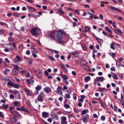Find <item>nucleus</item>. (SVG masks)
Here are the masks:
<instances>
[{
    "label": "nucleus",
    "mask_w": 124,
    "mask_h": 124,
    "mask_svg": "<svg viewBox=\"0 0 124 124\" xmlns=\"http://www.w3.org/2000/svg\"><path fill=\"white\" fill-rule=\"evenodd\" d=\"M93 118H95V119H97L98 118V116H97V114L94 113L93 114Z\"/></svg>",
    "instance_id": "nucleus-57"
},
{
    "label": "nucleus",
    "mask_w": 124,
    "mask_h": 124,
    "mask_svg": "<svg viewBox=\"0 0 124 124\" xmlns=\"http://www.w3.org/2000/svg\"><path fill=\"white\" fill-rule=\"evenodd\" d=\"M41 89H42V86H41L40 85H38L35 88V90L37 91L36 93V94H38V92H39V91H40V90H41Z\"/></svg>",
    "instance_id": "nucleus-14"
},
{
    "label": "nucleus",
    "mask_w": 124,
    "mask_h": 124,
    "mask_svg": "<svg viewBox=\"0 0 124 124\" xmlns=\"http://www.w3.org/2000/svg\"><path fill=\"white\" fill-rule=\"evenodd\" d=\"M81 65H82V66H85V65H87V62L85 61V60H82L80 62Z\"/></svg>",
    "instance_id": "nucleus-22"
},
{
    "label": "nucleus",
    "mask_w": 124,
    "mask_h": 124,
    "mask_svg": "<svg viewBox=\"0 0 124 124\" xmlns=\"http://www.w3.org/2000/svg\"><path fill=\"white\" fill-rule=\"evenodd\" d=\"M46 97V94L44 92H41L37 98V100L40 102H43V100Z\"/></svg>",
    "instance_id": "nucleus-2"
},
{
    "label": "nucleus",
    "mask_w": 124,
    "mask_h": 124,
    "mask_svg": "<svg viewBox=\"0 0 124 124\" xmlns=\"http://www.w3.org/2000/svg\"><path fill=\"white\" fill-rule=\"evenodd\" d=\"M116 65L117 67L120 68L122 65V62H120L119 61H118L116 63Z\"/></svg>",
    "instance_id": "nucleus-24"
},
{
    "label": "nucleus",
    "mask_w": 124,
    "mask_h": 124,
    "mask_svg": "<svg viewBox=\"0 0 124 124\" xmlns=\"http://www.w3.org/2000/svg\"><path fill=\"white\" fill-rule=\"evenodd\" d=\"M13 88H14L15 89H19V88H20V86L19 85V84L15 83L14 84Z\"/></svg>",
    "instance_id": "nucleus-25"
},
{
    "label": "nucleus",
    "mask_w": 124,
    "mask_h": 124,
    "mask_svg": "<svg viewBox=\"0 0 124 124\" xmlns=\"http://www.w3.org/2000/svg\"><path fill=\"white\" fill-rule=\"evenodd\" d=\"M86 113H89V110H88V109H83L81 111V114H82V115H86Z\"/></svg>",
    "instance_id": "nucleus-23"
},
{
    "label": "nucleus",
    "mask_w": 124,
    "mask_h": 124,
    "mask_svg": "<svg viewBox=\"0 0 124 124\" xmlns=\"http://www.w3.org/2000/svg\"><path fill=\"white\" fill-rule=\"evenodd\" d=\"M111 75L113 79H115V80H118V79H119V78H118V76H117L116 74L111 72Z\"/></svg>",
    "instance_id": "nucleus-20"
},
{
    "label": "nucleus",
    "mask_w": 124,
    "mask_h": 124,
    "mask_svg": "<svg viewBox=\"0 0 124 124\" xmlns=\"http://www.w3.org/2000/svg\"><path fill=\"white\" fill-rule=\"evenodd\" d=\"M24 92L26 93L27 95H28L29 96H31V95H32V93H31V91L27 88H24Z\"/></svg>",
    "instance_id": "nucleus-9"
},
{
    "label": "nucleus",
    "mask_w": 124,
    "mask_h": 124,
    "mask_svg": "<svg viewBox=\"0 0 124 124\" xmlns=\"http://www.w3.org/2000/svg\"><path fill=\"white\" fill-rule=\"evenodd\" d=\"M44 91L46 93H52V90L50 87L48 86H46L45 88H44Z\"/></svg>",
    "instance_id": "nucleus-8"
},
{
    "label": "nucleus",
    "mask_w": 124,
    "mask_h": 124,
    "mask_svg": "<svg viewBox=\"0 0 124 124\" xmlns=\"http://www.w3.org/2000/svg\"><path fill=\"white\" fill-rule=\"evenodd\" d=\"M16 58L18 61V62H23V59L21 58V57H20V56H16Z\"/></svg>",
    "instance_id": "nucleus-31"
},
{
    "label": "nucleus",
    "mask_w": 124,
    "mask_h": 124,
    "mask_svg": "<svg viewBox=\"0 0 124 124\" xmlns=\"http://www.w3.org/2000/svg\"><path fill=\"white\" fill-rule=\"evenodd\" d=\"M108 54L110 55V56H111L113 59H114V58H116V53L110 52V53H108Z\"/></svg>",
    "instance_id": "nucleus-28"
},
{
    "label": "nucleus",
    "mask_w": 124,
    "mask_h": 124,
    "mask_svg": "<svg viewBox=\"0 0 124 124\" xmlns=\"http://www.w3.org/2000/svg\"><path fill=\"white\" fill-rule=\"evenodd\" d=\"M50 116L52 118H53V119H54L56 121H59V120H60V118L59 117V116L57 115V114L54 112H51Z\"/></svg>",
    "instance_id": "nucleus-5"
},
{
    "label": "nucleus",
    "mask_w": 124,
    "mask_h": 124,
    "mask_svg": "<svg viewBox=\"0 0 124 124\" xmlns=\"http://www.w3.org/2000/svg\"><path fill=\"white\" fill-rule=\"evenodd\" d=\"M55 35H56V31H53L50 32V36L53 39V40H56V41H57V40L55 38Z\"/></svg>",
    "instance_id": "nucleus-11"
},
{
    "label": "nucleus",
    "mask_w": 124,
    "mask_h": 124,
    "mask_svg": "<svg viewBox=\"0 0 124 124\" xmlns=\"http://www.w3.org/2000/svg\"><path fill=\"white\" fill-rule=\"evenodd\" d=\"M61 67L64 70H65L66 69V68H65V66L63 64H62Z\"/></svg>",
    "instance_id": "nucleus-54"
},
{
    "label": "nucleus",
    "mask_w": 124,
    "mask_h": 124,
    "mask_svg": "<svg viewBox=\"0 0 124 124\" xmlns=\"http://www.w3.org/2000/svg\"><path fill=\"white\" fill-rule=\"evenodd\" d=\"M110 48L112 49V50H115L116 48H115V44L114 43H112L110 44Z\"/></svg>",
    "instance_id": "nucleus-32"
},
{
    "label": "nucleus",
    "mask_w": 124,
    "mask_h": 124,
    "mask_svg": "<svg viewBox=\"0 0 124 124\" xmlns=\"http://www.w3.org/2000/svg\"><path fill=\"white\" fill-rule=\"evenodd\" d=\"M72 55H73V56H75L76 57H77L78 56V52L76 51V52H72L71 53Z\"/></svg>",
    "instance_id": "nucleus-39"
},
{
    "label": "nucleus",
    "mask_w": 124,
    "mask_h": 124,
    "mask_svg": "<svg viewBox=\"0 0 124 124\" xmlns=\"http://www.w3.org/2000/svg\"><path fill=\"white\" fill-rule=\"evenodd\" d=\"M13 105L15 107H16V109L17 111H22L23 112H25L28 113H30V110H28V108H25L24 106L20 107L21 102H20V101H15L13 102Z\"/></svg>",
    "instance_id": "nucleus-1"
},
{
    "label": "nucleus",
    "mask_w": 124,
    "mask_h": 124,
    "mask_svg": "<svg viewBox=\"0 0 124 124\" xmlns=\"http://www.w3.org/2000/svg\"><path fill=\"white\" fill-rule=\"evenodd\" d=\"M96 40H97V41H98L99 44H100V45L101 46V44H102L103 43V40L96 37Z\"/></svg>",
    "instance_id": "nucleus-17"
},
{
    "label": "nucleus",
    "mask_w": 124,
    "mask_h": 124,
    "mask_svg": "<svg viewBox=\"0 0 124 124\" xmlns=\"http://www.w3.org/2000/svg\"><path fill=\"white\" fill-rule=\"evenodd\" d=\"M105 29L106 31H108V32H110V33H112V31H111V30H110V29H109V27L106 26L105 27Z\"/></svg>",
    "instance_id": "nucleus-30"
},
{
    "label": "nucleus",
    "mask_w": 124,
    "mask_h": 124,
    "mask_svg": "<svg viewBox=\"0 0 124 124\" xmlns=\"http://www.w3.org/2000/svg\"><path fill=\"white\" fill-rule=\"evenodd\" d=\"M117 32L118 33H119V34H120L121 35L123 34V32H122L121 30H120V29H117Z\"/></svg>",
    "instance_id": "nucleus-50"
},
{
    "label": "nucleus",
    "mask_w": 124,
    "mask_h": 124,
    "mask_svg": "<svg viewBox=\"0 0 124 124\" xmlns=\"http://www.w3.org/2000/svg\"><path fill=\"white\" fill-rule=\"evenodd\" d=\"M57 90V91H62V87L61 86H58Z\"/></svg>",
    "instance_id": "nucleus-52"
},
{
    "label": "nucleus",
    "mask_w": 124,
    "mask_h": 124,
    "mask_svg": "<svg viewBox=\"0 0 124 124\" xmlns=\"http://www.w3.org/2000/svg\"><path fill=\"white\" fill-rule=\"evenodd\" d=\"M38 73L37 76L39 79H42V73L41 71L38 70Z\"/></svg>",
    "instance_id": "nucleus-21"
},
{
    "label": "nucleus",
    "mask_w": 124,
    "mask_h": 124,
    "mask_svg": "<svg viewBox=\"0 0 124 124\" xmlns=\"http://www.w3.org/2000/svg\"><path fill=\"white\" fill-rule=\"evenodd\" d=\"M14 115H15V116H16V117H21V114H20V113L17 112L16 111V112Z\"/></svg>",
    "instance_id": "nucleus-38"
},
{
    "label": "nucleus",
    "mask_w": 124,
    "mask_h": 124,
    "mask_svg": "<svg viewBox=\"0 0 124 124\" xmlns=\"http://www.w3.org/2000/svg\"><path fill=\"white\" fill-rule=\"evenodd\" d=\"M48 58H49V60H50V61H52V62H55V59H54V58H53V57L48 56Z\"/></svg>",
    "instance_id": "nucleus-48"
},
{
    "label": "nucleus",
    "mask_w": 124,
    "mask_h": 124,
    "mask_svg": "<svg viewBox=\"0 0 124 124\" xmlns=\"http://www.w3.org/2000/svg\"><path fill=\"white\" fill-rule=\"evenodd\" d=\"M90 118L89 114H86L82 118L83 123H88V119Z\"/></svg>",
    "instance_id": "nucleus-10"
},
{
    "label": "nucleus",
    "mask_w": 124,
    "mask_h": 124,
    "mask_svg": "<svg viewBox=\"0 0 124 124\" xmlns=\"http://www.w3.org/2000/svg\"><path fill=\"white\" fill-rule=\"evenodd\" d=\"M91 16H90V19H99V17H98L97 16H95V15H93V14H91L90 15Z\"/></svg>",
    "instance_id": "nucleus-18"
},
{
    "label": "nucleus",
    "mask_w": 124,
    "mask_h": 124,
    "mask_svg": "<svg viewBox=\"0 0 124 124\" xmlns=\"http://www.w3.org/2000/svg\"><path fill=\"white\" fill-rule=\"evenodd\" d=\"M60 119L61 120V124H67V121H66L67 119L66 117L62 116V117H61Z\"/></svg>",
    "instance_id": "nucleus-6"
},
{
    "label": "nucleus",
    "mask_w": 124,
    "mask_h": 124,
    "mask_svg": "<svg viewBox=\"0 0 124 124\" xmlns=\"http://www.w3.org/2000/svg\"><path fill=\"white\" fill-rule=\"evenodd\" d=\"M36 41V43H37L38 45H41V43H40V41L39 40H35Z\"/></svg>",
    "instance_id": "nucleus-60"
},
{
    "label": "nucleus",
    "mask_w": 124,
    "mask_h": 124,
    "mask_svg": "<svg viewBox=\"0 0 124 124\" xmlns=\"http://www.w3.org/2000/svg\"><path fill=\"white\" fill-rule=\"evenodd\" d=\"M19 72V71L15 69L13 70V75H17V74Z\"/></svg>",
    "instance_id": "nucleus-27"
},
{
    "label": "nucleus",
    "mask_w": 124,
    "mask_h": 124,
    "mask_svg": "<svg viewBox=\"0 0 124 124\" xmlns=\"http://www.w3.org/2000/svg\"><path fill=\"white\" fill-rule=\"evenodd\" d=\"M101 106H102L103 108H105V107H106L105 104H104V103L101 104Z\"/></svg>",
    "instance_id": "nucleus-62"
},
{
    "label": "nucleus",
    "mask_w": 124,
    "mask_h": 124,
    "mask_svg": "<svg viewBox=\"0 0 124 124\" xmlns=\"http://www.w3.org/2000/svg\"><path fill=\"white\" fill-rule=\"evenodd\" d=\"M32 55L33 56V58H38L37 55H36L35 53H32Z\"/></svg>",
    "instance_id": "nucleus-61"
},
{
    "label": "nucleus",
    "mask_w": 124,
    "mask_h": 124,
    "mask_svg": "<svg viewBox=\"0 0 124 124\" xmlns=\"http://www.w3.org/2000/svg\"><path fill=\"white\" fill-rule=\"evenodd\" d=\"M65 97H66V98H67V99H70V94H67V93H65Z\"/></svg>",
    "instance_id": "nucleus-40"
},
{
    "label": "nucleus",
    "mask_w": 124,
    "mask_h": 124,
    "mask_svg": "<svg viewBox=\"0 0 124 124\" xmlns=\"http://www.w3.org/2000/svg\"><path fill=\"white\" fill-rule=\"evenodd\" d=\"M25 76L26 77H27V78H29L30 76H31V74H30L29 72H27V73L26 74Z\"/></svg>",
    "instance_id": "nucleus-55"
},
{
    "label": "nucleus",
    "mask_w": 124,
    "mask_h": 124,
    "mask_svg": "<svg viewBox=\"0 0 124 124\" xmlns=\"http://www.w3.org/2000/svg\"><path fill=\"white\" fill-rule=\"evenodd\" d=\"M2 107L4 109H7L8 107H9V106H8V105L3 104Z\"/></svg>",
    "instance_id": "nucleus-45"
},
{
    "label": "nucleus",
    "mask_w": 124,
    "mask_h": 124,
    "mask_svg": "<svg viewBox=\"0 0 124 124\" xmlns=\"http://www.w3.org/2000/svg\"><path fill=\"white\" fill-rule=\"evenodd\" d=\"M42 117L44 119H47L49 118V112L44 111L42 113Z\"/></svg>",
    "instance_id": "nucleus-7"
},
{
    "label": "nucleus",
    "mask_w": 124,
    "mask_h": 124,
    "mask_svg": "<svg viewBox=\"0 0 124 124\" xmlns=\"http://www.w3.org/2000/svg\"><path fill=\"white\" fill-rule=\"evenodd\" d=\"M14 85V83L11 81H9L7 83V86L8 88H9V87H13Z\"/></svg>",
    "instance_id": "nucleus-19"
},
{
    "label": "nucleus",
    "mask_w": 124,
    "mask_h": 124,
    "mask_svg": "<svg viewBox=\"0 0 124 124\" xmlns=\"http://www.w3.org/2000/svg\"><path fill=\"white\" fill-rule=\"evenodd\" d=\"M32 17H33V18H35V19H36L37 18H38V17H39V15H33Z\"/></svg>",
    "instance_id": "nucleus-53"
},
{
    "label": "nucleus",
    "mask_w": 124,
    "mask_h": 124,
    "mask_svg": "<svg viewBox=\"0 0 124 124\" xmlns=\"http://www.w3.org/2000/svg\"><path fill=\"white\" fill-rule=\"evenodd\" d=\"M62 77L64 80H67V79H68V77H67V76L62 75Z\"/></svg>",
    "instance_id": "nucleus-42"
},
{
    "label": "nucleus",
    "mask_w": 124,
    "mask_h": 124,
    "mask_svg": "<svg viewBox=\"0 0 124 124\" xmlns=\"http://www.w3.org/2000/svg\"><path fill=\"white\" fill-rule=\"evenodd\" d=\"M12 93H15V94H17V93H18L19 92L17 90H14L12 91Z\"/></svg>",
    "instance_id": "nucleus-56"
},
{
    "label": "nucleus",
    "mask_w": 124,
    "mask_h": 124,
    "mask_svg": "<svg viewBox=\"0 0 124 124\" xmlns=\"http://www.w3.org/2000/svg\"><path fill=\"white\" fill-rule=\"evenodd\" d=\"M10 112L13 115H14L15 113H16V111L14 110V109L10 110Z\"/></svg>",
    "instance_id": "nucleus-51"
},
{
    "label": "nucleus",
    "mask_w": 124,
    "mask_h": 124,
    "mask_svg": "<svg viewBox=\"0 0 124 124\" xmlns=\"http://www.w3.org/2000/svg\"><path fill=\"white\" fill-rule=\"evenodd\" d=\"M14 67L15 68V70H17L19 71V66H18L17 65H14Z\"/></svg>",
    "instance_id": "nucleus-44"
},
{
    "label": "nucleus",
    "mask_w": 124,
    "mask_h": 124,
    "mask_svg": "<svg viewBox=\"0 0 124 124\" xmlns=\"http://www.w3.org/2000/svg\"><path fill=\"white\" fill-rule=\"evenodd\" d=\"M58 12H59V13H61V14H63V15H64L65 13L64 12H63V11L62 10V9L61 8H60L58 10Z\"/></svg>",
    "instance_id": "nucleus-29"
},
{
    "label": "nucleus",
    "mask_w": 124,
    "mask_h": 124,
    "mask_svg": "<svg viewBox=\"0 0 124 124\" xmlns=\"http://www.w3.org/2000/svg\"><path fill=\"white\" fill-rule=\"evenodd\" d=\"M57 93L58 94H59V95H62V96H63V95H62V91H61V90H57Z\"/></svg>",
    "instance_id": "nucleus-34"
},
{
    "label": "nucleus",
    "mask_w": 124,
    "mask_h": 124,
    "mask_svg": "<svg viewBox=\"0 0 124 124\" xmlns=\"http://www.w3.org/2000/svg\"><path fill=\"white\" fill-rule=\"evenodd\" d=\"M3 32H4L3 29L0 30V34H3Z\"/></svg>",
    "instance_id": "nucleus-63"
},
{
    "label": "nucleus",
    "mask_w": 124,
    "mask_h": 124,
    "mask_svg": "<svg viewBox=\"0 0 124 124\" xmlns=\"http://www.w3.org/2000/svg\"><path fill=\"white\" fill-rule=\"evenodd\" d=\"M31 32L32 35H34V36L38 35V29L35 27L34 28H32L31 30Z\"/></svg>",
    "instance_id": "nucleus-4"
},
{
    "label": "nucleus",
    "mask_w": 124,
    "mask_h": 124,
    "mask_svg": "<svg viewBox=\"0 0 124 124\" xmlns=\"http://www.w3.org/2000/svg\"><path fill=\"white\" fill-rule=\"evenodd\" d=\"M0 118L3 119L4 118V114L2 112H0Z\"/></svg>",
    "instance_id": "nucleus-41"
},
{
    "label": "nucleus",
    "mask_w": 124,
    "mask_h": 124,
    "mask_svg": "<svg viewBox=\"0 0 124 124\" xmlns=\"http://www.w3.org/2000/svg\"><path fill=\"white\" fill-rule=\"evenodd\" d=\"M27 8L29 11L31 12H33L36 10V9L32 7H30V6H27Z\"/></svg>",
    "instance_id": "nucleus-16"
},
{
    "label": "nucleus",
    "mask_w": 124,
    "mask_h": 124,
    "mask_svg": "<svg viewBox=\"0 0 124 124\" xmlns=\"http://www.w3.org/2000/svg\"><path fill=\"white\" fill-rule=\"evenodd\" d=\"M28 62H29V64H31L33 62V61L31 59H28Z\"/></svg>",
    "instance_id": "nucleus-49"
},
{
    "label": "nucleus",
    "mask_w": 124,
    "mask_h": 124,
    "mask_svg": "<svg viewBox=\"0 0 124 124\" xmlns=\"http://www.w3.org/2000/svg\"><path fill=\"white\" fill-rule=\"evenodd\" d=\"M81 46H82L83 50H84V51H86V50H87V47H86V45H85L84 44H81Z\"/></svg>",
    "instance_id": "nucleus-36"
},
{
    "label": "nucleus",
    "mask_w": 124,
    "mask_h": 124,
    "mask_svg": "<svg viewBox=\"0 0 124 124\" xmlns=\"http://www.w3.org/2000/svg\"><path fill=\"white\" fill-rule=\"evenodd\" d=\"M16 99H21V94H20V93L19 92L16 94Z\"/></svg>",
    "instance_id": "nucleus-35"
},
{
    "label": "nucleus",
    "mask_w": 124,
    "mask_h": 124,
    "mask_svg": "<svg viewBox=\"0 0 124 124\" xmlns=\"http://www.w3.org/2000/svg\"><path fill=\"white\" fill-rule=\"evenodd\" d=\"M101 121H105V116H102L101 117Z\"/></svg>",
    "instance_id": "nucleus-58"
},
{
    "label": "nucleus",
    "mask_w": 124,
    "mask_h": 124,
    "mask_svg": "<svg viewBox=\"0 0 124 124\" xmlns=\"http://www.w3.org/2000/svg\"><path fill=\"white\" fill-rule=\"evenodd\" d=\"M10 72V70L8 69H6L5 71H4L3 73L5 75H7V72Z\"/></svg>",
    "instance_id": "nucleus-33"
},
{
    "label": "nucleus",
    "mask_w": 124,
    "mask_h": 124,
    "mask_svg": "<svg viewBox=\"0 0 124 124\" xmlns=\"http://www.w3.org/2000/svg\"><path fill=\"white\" fill-rule=\"evenodd\" d=\"M91 77L90 76H87L84 78V81L85 82H89V79H90Z\"/></svg>",
    "instance_id": "nucleus-37"
},
{
    "label": "nucleus",
    "mask_w": 124,
    "mask_h": 124,
    "mask_svg": "<svg viewBox=\"0 0 124 124\" xmlns=\"http://www.w3.org/2000/svg\"><path fill=\"white\" fill-rule=\"evenodd\" d=\"M98 90L99 92L101 93V92H104V91H105V88L98 87Z\"/></svg>",
    "instance_id": "nucleus-26"
},
{
    "label": "nucleus",
    "mask_w": 124,
    "mask_h": 124,
    "mask_svg": "<svg viewBox=\"0 0 124 124\" xmlns=\"http://www.w3.org/2000/svg\"><path fill=\"white\" fill-rule=\"evenodd\" d=\"M85 31H91V29L90 28L88 27V26H86L85 27Z\"/></svg>",
    "instance_id": "nucleus-43"
},
{
    "label": "nucleus",
    "mask_w": 124,
    "mask_h": 124,
    "mask_svg": "<svg viewBox=\"0 0 124 124\" xmlns=\"http://www.w3.org/2000/svg\"><path fill=\"white\" fill-rule=\"evenodd\" d=\"M52 121L53 120L51 118L47 119V122H48V123H52Z\"/></svg>",
    "instance_id": "nucleus-64"
},
{
    "label": "nucleus",
    "mask_w": 124,
    "mask_h": 124,
    "mask_svg": "<svg viewBox=\"0 0 124 124\" xmlns=\"http://www.w3.org/2000/svg\"><path fill=\"white\" fill-rule=\"evenodd\" d=\"M96 80L97 82H103V81H104V77H96Z\"/></svg>",
    "instance_id": "nucleus-13"
},
{
    "label": "nucleus",
    "mask_w": 124,
    "mask_h": 124,
    "mask_svg": "<svg viewBox=\"0 0 124 124\" xmlns=\"http://www.w3.org/2000/svg\"><path fill=\"white\" fill-rule=\"evenodd\" d=\"M110 9L111 10H114L115 11H117V12H119L120 13H122V10H121L120 9L116 8V7H114L113 6L110 7Z\"/></svg>",
    "instance_id": "nucleus-12"
},
{
    "label": "nucleus",
    "mask_w": 124,
    "mask_h": 124,
    "mask_svg": "<svg viewBox=\"0 0 124 124\" xmlns=\"http://www.w3.org/2000/svg\"><path fill=\"white\" fill-rule=\"evenodd\" d=\"M9 40L11 42H13L14 41V39L13 38H9Z\"/></svg>",
    "instance_id": "nucleus-59"
},
{
    "label": "nucleus",
    "mask_w": 124,
    "mask_h": 124,
    "mask_svg": "<svg viewBox=\"0 0 124 124\" xmlns=\"http://www.w3.org/2000/svg\"><path fill=\"white\" fill-rule=\"evenodd\" d=\"M20 73H22V74H27L28 73V71L26 70H22L20 71Z\"/></svg>",
    "instance_id": "nucleus-47"
},
{
    "label": "nucleus",
    "mask_w": 124,
    "mask_h": 124,
    "mask_svg": "<svg viewBox=\"0 0 124 124\" xmlns=\"http://www.w3.org/2000/svg\"><path fill=\"white\" fill-rule=\"evenodd\" d=\"M26 82L27 84H29L30 85H32L34 83V80L32 79H26Z\"/></svg>",
    "instance_id": "nucleus-15"
},
{
    "label": "nucleus",
    "mask_w": 124,
    "mask_h": 124,
    "mask_svg": "<svg viewBox=\"0 0 124 124\" xmlns=\"http://www.w3.org/2000/svg\"><path fill=\"white\" fill-rule=\"evenodd\" d=\"M64 106L66 109H69L70 108V106L69 104H65Z\"/></svg>",
    "instance_id": "nucleus-46"
},
{
    "label": "nucleus",
    "mask_w": 124,
    "mask_h": 124,
    "mask_svg": "<svg viewBox=\"0 0 124 124\" xmlns=\"http://www.w3.org/2000/svg\"><path fill=\"white\" fill-rule=\"evenodd\" d=\"M56 37H57V39L58 40V43H62V42H61V40H62V31L59 30L58 31Z\"/></svg>",
    "instance_id": "nucleus-3"
}]
</instances>
